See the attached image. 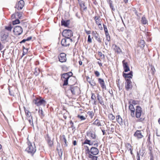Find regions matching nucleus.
Listing matches in <instances>:
<instances>
[{"instance_id": "nucleus-1", "label": "nucleus", "mask_w": 160, "mask_h": 160, "mask_svg": "<svg viewBox=\"0 0 160 160\" xmlns=\"http://www.w3.org/2000/svg\"><path fill=\"white\" fill-rule=\"evenodd\" d=\"M135 113V116L137 118H139L138 122H142L144 120L145 117L142 114V111L141 107L139 106L136 107Z\"/></svg>"}, {"instance_id": "nucleus-2", "label": "nucleus", "mask_w": 160, "mask_h": 160, "mask_svg": "<svg viewBox=\"0 0 160 160\" xmlns=\"http://www.w3.org/2000/svg\"><path fill=\"white\" fill-rule=\"evenodd\" d=\"M0 36L1 40L8 39L11 40L14 39L15 37L13 36L9 35V32L6 30L2 31L0 33Z\"/></svg>"}, {"instance_id": "nucleus-3", "label": "nucleus", "mask_w": 160, "mask_h": 160, "mask_svg": "<svg viewBox=\"0 0 160 160\" xmlns=\"http://www.w3.org/2000/svg\"><path fill=\"white\" fill-rule=\"evenodd\" d=\"M28 147L26 148V150L28 153L33 154L36 151V148L35 144L32 145L30 142L28 144Z\"/></svg>"}, {"instance_id": "nucleus-4", "label": "nucleus", "mask_w": 160, "mask_h": 160, "mask_svg": "<svg viewBox=\"0 0 160 160\" xmlns=\"http://www.w3.org/2000/svg\"><path fill=\"white\" fill-rule=\"evenodd\" d=\"M62 35L67 39H69L70 40H72V39L70 38L72 36V32L71 30L68 29L64 30L62 33Z\"/></svg>"}, {"instance_id": "nucleus-5", "label": "nucleus", "mask_w": 160, "mask_h": 160, "mask_svg": "<svg viewBox=\"0 0 160 160\" xmlns=\"http://www.w3.org/2000/svg\"><path fill=\"white\" fill-rule=\"evenodd\" d=\"M143 130H137L134 133L133 136L137 139H141L144 137Z\"/></svg>"}, {"instance_id": "nucleus-6", "label": "nucleus", "mask_w": 160, "mask_h": 160, "mask_svg": "<svg viewBox=\"0 0 160 160\" xmlns=\"http://www.w3.org/2000/svg\"><path fill=\"white\" fill-rule=\"evenodd\" d=\"M22 31V28L19 26H16L13 30V32L14 34L16 35H18L21 34Z\"/></svg>"}, {"instance_id": "nucleus-7", "label": "nucleus", "mask_w": 160, "mask_h": 160, "mask_svg": "<svg viewBox=\"0 0 160 160\" xmlns=\"http://www.w3.org/2000/svg\"><path fill=\"white\" fill-rule=\"evenodd\" d=\"M69 78V75L68 74V73H64L62 75V78L64 82L63 86L67 85L68 84V80Z\"/></svg>"}, {"instance_id": "nucleus-8", "label": "nucleus", "mask_w": 160, "mask_h": 160, "mask_svg": "<svg viewBox=\"0 0 160 160\" xmlns=\"http://www.w3.org/2000/svg\"><path fill=\"white\" fill-rule=\"evenodd\" d=\"M69 90L71 91L72 93L73 94L75 95L77 93H78V91L79 90V88L77 86L71 85L69 88Z\"/></svg>"}, {"instance_id": "nucleus-9", "label": "nucleus", "mask_w": 160, "mask_h": 160, "mask_svg": "<svg viewBox=\"0 0 160 160\" xmlns=\"http://www.w3.org/2000/svg\"><path fill=\"white\" fill-rule=\"evenodd\" d=\"M24 5V2L23 0H20L18 2L16 3L15 8L18 10H20L22 9Z\"/></svg>"}, {"instance_id": "nucleus-10", "label": "nucleus", "mask_w": 160, "mask_h": 160, "mask_svg": "<svg viewBox=\"0 0 160 160\" xmlns=\"http://www.w3.org/2000/svg\"><path fill=\"white\" fill-rule=\"evenodd\" d=\"M45 101L43 99L37 98L33 101V103L38 106L43 105Z\"/></svg>"}, {"instance_id": "nucleus-11", "label": "nucleus", "mask_w": 160, "mask_h": 160, "mask_svg": "<svg viewBox=\"0 0 160 160\" xmlns=\"http://www.w3.org/2000/svg\"><path fill=\"white\" fill-rule=\"evenodd\" d=\"M59 61L61 62H66L67 59L66 58V54L64 53H61L58 57Z\"/></svg>"}, {"instance_id": "nucleus-12", "label": "nucleus", "mask_w": 160, "mask_h": 160, "mask_svg": "<svg viewBox=\"0 0 160 160\" xmlns=\"http://www.w3.org/2000/svg\"><path fill=\"white\" fill-rule=\"evenodd\" d=\"M126 84L125 85V87L127 90H128L129 89H131L132 88V82L130 80L127 79Z\"/></svg>"}, {"instance_id": "nucleus-13", "label": "nucleus", "mask_w": 160, "mask_h": 160, "mask_svg": "<svg viewBox=\"0 0 160 160\" xmlns=\"http://www.w3.org/2000/svg\"><path fill=\"white\" fill-rule=\"evenodd\" d=\"M122 64L124 72H126L130 71V68L127 62L125 60L122 61Z\"/></svg>"}, {"instance_id": "nucleus-14", "label": "nucleus", "mask_w": 160, "mask_h": 160, "mask_svg": "<svg viewBox=\"0 0 160 160\" xmlns=\"http://www.w3.org/2000/svg\"><path fill=\"white\" fill-rule=\"evenodd\" d=\"M123 76L125 78L126 80H127V79L130 80V78H132V72L131 71L128 73H123Z\"/></svg>"}, {"instance_id": "nucleus-15", "label": "nucleus", "mask_w": 160, "mask_h": 160, "mask_svg": "<svg viewBox=\"0 0 160 160\" xmlns=\"http://www.w3.org/2000/svg\"><path fill=\"white\" fill-rule=\"evenodd\" d=\"M99 153L98 149L96 147H92L91 148V153L94 155H97Z\"/></svg>"}, {"instance_id": "nucleus-16", "label": "nucleus", "mask_w": 160, "mask_h": 160, "mask_svg": "<svg viewBox=\"0 0 160 160\" xmlns=\"http://www.w3.org/2000/svg\"><path fill=\"white\" fill-rule=\"evenodd\" d=\"M70 20H64L63 19H62L61 21V25L62 26L67 27L70 24Z\"/></svg>"}, {"instance_id": "nucleus-17", "label": "nucleus", "mask_w": 160, "mask_h": 160, "mask_svg": "<svg viewBox=\"0 0 160 160\" xmlns=\"http://www.w3.org/2000/svg\"><path fill=\"white\" fill-rule=\"evenodd\" d=\"M98 81L100 84L102 88L103 89H106V87L105 85V83L104 80L100 78L98 79Z\"/></svg>"}, {"instance_id": "nucleus-18", "label": "nucleus", "mask_w": 160, "mask_h": 160, "mask_svg": "<svg viewBox=\"0 0 160 160\" xmlns=\"http://www.w3.org/2000/svg\"><path fill=\"white\" fill-rule=\"evenodd\" d=\"M95 23L97 25L101 23L102 20L100 19V16H95L94 18Z\"/></svg>"}, {"instance_id": "nucleus-19", "label": "nucleus", "mask_w": 160, "mask_h": 160, "mask_svg": "<svg viewBox=\"0 0 160 160\" xmlns=\"http://www.w3.org/2000/svg\"><path fill=\"white\" fill-rule=\"evenodd\" d=\"M88 136L90 137L91 139H95L96 137L95 133L94 132H89L87 133Z\"/></svg>"}, {"instance_id": "nucleus-20", "label": "nucleus", "mask_w": 160, "mask_h": 160, "mask_svg": "<svg viewBox=\"0 0 160 160\" xmlns=\"http://www.w3.org/2000/svg\"><path fill=\"white\" fill-rule=\"evenodd\" d=\"M97 99L101 104L102 105H104V103L102 99V97L99 94H97Z\"/></svg>"}, {"instance_id": "nucleus-21", "label": "nucleus", "mask_w": 160, "mask_h": 160, "mask_svg": "<svg viewBox=\"0 0 160 160\" xmlns=\"http://www.w3.org/2000/svg\"><path fill=\"white\" fill-rule=\"evenodd\" d=\"M103 26L104 30L105 32L106 35L107 37V40H109L110 39V37L109 35L107 26L104 24H103Z\"/></svg>"}, {"instance_id": "nucleus-22", "label": "nucleus", "mask_w": 160, "mask_h": 160, "mask_svg": "<svg viewBox=\"0 0 160 160\" xmlns=\"http://www.w3.org/2000/svg\"><path fill=\"white\" fill-rule=\"evenodd\" d=\"M117 121L120 125L123 124L122 119L120 115H118L116 117Z\"/></svg>"}, {"instance_id": "nucleus-23", "label": "nucleus", "mask_w": 160, "mask_h": 160, "mask_svg": "<svg viewBox=\"0 0 160 160\" xmlns=\"http://www.w3.org/2000/svg\"><path fill=\"white\" fill-rule=\"evenodd\" d=\"M94 141L93 142H91L90 140H89L88 139H86L85 140L84 142L82 143V144H88L89 145H92L93 144V142H95Z\"/></svg>"}, {"instance_id": "nucleus-24", "label": "nucleus", "mask_w": 160, "mask_h": 160, "mask_svg": "<svg viewBox=\"0 0 160 160\" xmlns=\"http://www.w3.org/2000/svg\"><path fill=\"white\" fill-rule=\"evenodd\" d=\"M145 45L144 41H138V45L141 48H143Z\"/></svg>"}, {"instance_id": "nucleus-25", "label": "nucleus", "mask_w": 160, "mask_h": 160, "mask_svg": "<svg viewBox=\"0 0 160 160\" xmlns=\"http://www.w3.org/2000/svg\"><path fill=\"white\" fill-rule=\"evenodd\" d=\"M12 25L11 24H9L8 26H6L5 27V30L8 32H10L11 31L12 29Z\"/></svg>"}, {"instance_id": "nucleus-26", "label": "nucleus", "mask_w": 160, "mask_h": 160, "mask_svg": "<svg viewBox=\"0 0 160 160\" xmlns=\"http://www.w3.org/2000/svg\"><path fill=\"white\" fill-rule=\"evenodd\" d=\"M68 41H61V44L62 46L66 47L69 46L70 43Z\"/></svg>"}, {"instance_id": "nucleus-27", "label": "nucleus", "mask_w": 160, "mask_h": 160, "mask_svg": "<svg viewBox=\"0 0 160 160\" xmlns=\"http://www.w3.org/2000/svg\"><path fill=\"white\" fill-rule=\"evenodd\" d=\"M141 21L143 24H146L148 23V21L144 16L142 17Z\"/></svg>"}, {"instance_id": "nucleus-28", "label": "nucleus", "mask_w": 160, "mask_h": 160, "mask_svg": "<svg viewBox=\"0 0 160 160\" xmlns=\"http://www.w3.org/2000/svg\"><path fill=\"white\" fill-rule=\"evenodd\" d=\"M63 145L64 146V147H67L68 146V144H67V141L66 138L65 136V135H63Z\"/></svg>"}, {"instance_id": "nucleus-29", "label": "nucleus", "mask_w": 160, "mask_h": 160, "mask_svg": "<svg viewBox=\"0 0 160 160\" xmlns=\"http://www.w3.org/2000/svg\"><path fill=\"white\" fill-rule=\"evenodd\" d=\"M80 5L81 7V9H83L84 11H86L87 9V7L85 6L84 3L83 2H81L80 4Z\"/></svg>"}, {"instance_id": "nucleus-30", "label": "nucleus", "mask_w": 160, "mask_h": 160, "mask_svg": "<svg viewBox=\"0 0 160 160\" xmlns=\"http://www.w3.org/2000/svg\"><path fill=\"white\" fill-rule=\"evenodd\" d=\"M22 13L21 12H17L16 11L15 12V15L16 16L17 18H18L19 19L21 18L22 17Z\"/></svg>"}, {"instance_id": "nucleus-31", "label": "nucleus", "mask_w": 160, "mask_h": 160, "mask_svg": "<svg viewBox=\"0 0 160 160\" xmlns=\"http://www.w3.org/2000/svg\"><path fill=\"white\" fill-rule=\"evenodd\" d=\"M25 111L27 118H31V117H32L31 115V113L25 109Z\"/></svg>"}, {"instance_id": "nucleus-32", "label": "nucleus", "mask_w": 160, "mask_h": 160, "mask_svg": "<svg viewBox=\"0 0 160 160\" xmlns=\"http://www.w3.org/2000/svg\"><path fill=\"white\" fill-rule=\"evenodd\" d=\"M88 157L89 158L92 159L90 160H97L98 157L95 156L93 155H92V154H89L88 155Z\"/></svg>"}, {"instance_id": "nucleus-33", "label": "nucleus", "mask_w": 160, "mask_h": 160, "mask_svg": "<svg viewBox=\"0 0 160 160\" xmlns=\"http://www.w3.org/2000/svg\"><path fill=\"white\" fill-rule=\"evenodd\" d=\"M135 110L136 109H133V110L132 109L130 110L131 112V116L132 118H134L135 117Z\"/></svg>"}, {"instance_id": "nucleus-34", "label": "nucleus", "mask_w": 160, "mask_h": 160, "mask_svg": "<svg viewBox=\"0 0 160 160\" xmlns=\"http://www.w3.org/2000/svg\"><path fill=\"white\" fill-rule=\"evenodd\" d=\"M93 124L96 125L98 126H101V123L99 121L98 119H96L93 122Z\"/></svg>"}, {"instance_id": "nucleus-35", "label": "nucleus", "mask_w": 160, "mask_h": 160, "mask_svg": "<svg viewBox=\"0 0 160 160\" xmlns=\"http://www.w3.org/2000/svg\"><path fill=\"white\" fill-rule=\"evenodd\" d=\"M115 48H114V50L115 52L120 53L121 52V49L118 47L116 45H115Z\"/></svg>"}, {"instance_id": "nucleus-36", "label": "nucleus", "mask_w": 160, "mask_h": 160, "mask_svg": "<svg viewBox=\"0 0 160 160\" xmlns=\"http://www.w3.org/2000/svg\"><path fill=\"white\" fill-rule=\"evenodd\" d=\"M108 117L111 120H113L115 118V117L112 113L109 114Z\"/></svg>"}, {"instance_id": "nucleus-37", "label": "nucleus", "mask_w": 160, "mask_h": 160, "mask_svg": "<svg viewBox=\"0 0 160 160\" xmlns=\"http://www.w3.org/2000/svg\"><path fill=\"white\" fill-rule=\"evenodd\" d=\"M108 3L109 4L110 7L111 9L114 10L113 9V6L112 4V2L111 0H108Z\"/></svg>"}, {"instance_id": "nucleus-38", "label": "nucleus", "mask_w": 160, "mask_h": 160, "mask_svg": "<svg viewBox=\"0 0 160 160\" xmlns=\"http://www.w3.org/2000/svg\"><path fill=\"white\" fill-rule=\"evenodd\" d=\"M40 72V70L39 68H36L34 73L36 76H37L39 74Z\"/></svg>"}, {"instance_id": "nucleus-39", "label": "nucleus", "mask_w": 160, "mask_h": 160, "mask_svg": "<svg viewBox=\"0 0 160 160\" xmlns=\"http://www.w3.org/2000/svg\"><path fill=\"white\" fill-rule=\"evenodd\" d=\"M45 138L46 140L47 141L48 143V144L49 146L50 145V139L49 136V135L48 134H47L46 136L45 137Z\"/></svg>"}, {"instance_id": "nucleus-40", "label": "nucleus", "mask_w": 160, "mask_h": 160, "mask_svg": "<svg viewBox=\"0 0 160 160\" xmlns=\"http://www.w3.org/2000/svg\"><path fill=\"white\" fill-rule=\"evenodd\" d=\"M77 117L80 118L81 120H85V119H86V117L83 116H82V115H78L77 116Z\"/></svg>"}, {"instance_id": "nucleus-41", "label": "nucleus", "mask_w": 160, "mask_h": 160, "mask_svg": "<svg viewBox=\"0 0 160 160\" xmlns=\"http://www.w3.org/2000/svg\"><path fill=\"white\" fill-rule=\"evenodd\" d=\"M12 23L13 25H15L16 24L19 23H20V22L19 20L18 19H16L15 20L13 21Z\"/></svg>"}, {"instance_id": "nucleus-42", "label": "nucleus", "mask_w": 160, "mask_h": 160, "mask_svg": "<svg viewBox=\"0 0 160 160\" xmlns=\"http://www.w3.org/2000/svg\"><path fill=\"white\" fill-rule=\"evenodd\" d=\"M27 119L28 120V122H29V123L31 125L33 126V123L32 122V117H31V118H28Z\"/></svg>"}, {"instance_id": "nucleus-43", "label": "nucleus", "mask_w": 160, "mask_h": 160, "mask_svg": "<svg viewBox=\"0 0 160 160\" xmlns=\"http://www.w3.org/2000/svg\"><path fill=\"white\" fill-rule=\"evenodd\" d=\"M88 115L90 117V118H93V116L94 115V113L92 111H89L88 112Z\"/></svg>"}, {"instance_id": "nucleus-44", "label": "nucleus", "mask_w": 160, "mask_h": 160, "mask_svg": "<svg viewBox=\"0 0 160 160\" xmlns=\"http://www.w3.org/2000/svg\"><path fill=\"white\" fill-rule=\"evenodd\" d=\"M126 147H127V150L128 151H129L130 150H131V149H132V146H131V145L130 144H129V143L127 144L126 145Z\"/></svg>"}, {"instance_id": "nucleus-45", "label": "nucleus", "mask_w": 160, "mask_h": 160, "mask_svg": "<svg viewBox=\"0 0 160 160\" xmlns=\"http://www.w3.org/2000/svg\"><path fill=\"white\" fill-rule=\"evenodd\" d=\"M70 127L72 128V130L75 129V128L74 126L73 122L72 121H70Z\"/></svg>"}, {"instance_id": "nucleus-46", "label": "nucleus", "mask_w": 160, "mask_h": 160, "mask_svg": "<svg viewBox=\"0 0 160 160\" xmlns=\"http://www.w3.org/2000/svg\"><path fill=\"white\" fill-rule=\"evenodd\" d=\"M89 83V84L91 85V86H95L96 84L95 83V81H94L93 80L92 81H88Z\"/></svg>"}, {"instance_id": "nucleus-47", "label": "nucleus", "mask_w": 160, "mask_h": 160, "mask_svg": "<svg viewBox=\"0 0 160 160\" xmlns=\"http://www.w3.org/2000/svg\"><path fill=\"white\" fill-rule=\"evenodd\" d=\"M87 149L86 150V153H88L89 155V154H91V149L90 150L88 147L87 146Z\"/></svg>"}, {"instance_id": "nucleus-48", "label": "nucleus", "mask_w": 160, "mask_h": 160, "mask_svg": "<svg viewBox=\"0 0 160 160\" xmlns=\"http://www.w3.org/2000/svg\"><path fill=\"white\" fill-rule=\"evenodd\" d=\"M151 70L152 71H151V73L152 74H153L154 73V72H155V70L154 68V67L153 66H151Z\"/></svg>"}, {"instance_id": "nucleus-49", "label": "nucleus", "mask_w": 160, "mask_h": 160, "mask_svg": "<svg viewBox=\"0 0 160 160\" xmlns=\"http://www.w3.org/2000/svg\"><path fill=\"white\" fill-rule=\"evenodd\" d=\"M91 94H92V96H91V99L93 100H95L96 99V98L95 94L94 93H92Z\"/></svg>"}, {"instance_id": "nucleus-50", "label": "nucleus", "mask_w": 160, "mask_h": 160, "mask_svg": "<svg viewBox=\"0 0 160 160\" xmlns=\"http://www.w3.org/2000/svg\"><path fill=\"white\" fill-rule=\"evenodd\" d=\"M129 108L130 110L135 109L132 104H130L129 106Z\"/></svg>"}, {"instance_id": "nucleus-51", "label": "nucleus", "mask_w": 160, "mask_h": 160, "mask_svg": "<svg viewBox=\"0 0 160 160\" xmlns=\"http://www.w3.org/2000/svg\"><path fill=\"white\" fill-rule=\"evenodd\" d=\"M9 91V94L11 96H14V93L10 89V88H8Z\"/></svg>"}, {"instance_id": "nucleus-52", "label": "nucleus", "mask_w": 160, "mask_h": 160, "mask_svg": "<svg viewBox=\"0 0 160 160\" xmlns=\"http://www.w3.org/2000/svg\"><path fill=\"white\" fill-rule=\"evenodd\" d=\"M98 55L100 56V57L102 58H104V55L102 54L101 52H98Z\"/></svg>"}, {"instance_id": "nucleus-53", "label": "nucleus", "mask_w": 160, "mask_h": 160, "mask_svg": "<svg viewBox=\"0 0 160 160\" xmlns=\"http://www.w3.org/2000/svg\"><path fill=\"white\" fill-rule=\"evenodd\" d=\"M94 73L95 75L97 77H98L100 76V73L98 71H95Z\"/></svg>"}, {"instance_id": "nucleus-54", "label": "nucleus", "mask_w": 160, "mask_h": 160, "mask_svg": "<svg viewBox=\"0 0 160 160\" xmlns=\"http://www.w3.org/2000/svg\"><path fill=\"white\" fill-rule=\"evenodd\" d=\"M97 25L98 26V27L99 28V29L101 30H102L103 28H102V23H100V24H98Z\"/></svg>"}, {"instance_id": "nucleus-55", "label": "nucleus", "mask_w": 160, "mask_h": 160, "mask_svg": "<svg viewBox=\"0 0 160 160\" xmlns=\"http://www.w3.org/2000/svg\"><path fill=\"white\" fill-rule=\"evenodd\" d=\"M117 86L118 87L119 89L120 90H121L122 89V86H120V84L119 82L117 83Z\"/></svg>"}, {"instance_id": "nucleus-56", "label": "nucleus", "mask_w": 160, "mask_h": 160, "mask_svg": "<svg viewBox=\"0 0 160 160\" xmlns=\"http://www.w3.org/2000/svg\"><path fill=\"white\" fill-rule=\"evenodd\" d=\"M137 160H140L139 154L138 152L137 153Z\"/></svg>"}, {"instance_id": "nucleus-57", "label": "nucleus", "mask_w": 160, "mask_h": 160, "mask_svg": "<svg viewBox=\"0 0 160 160\" xmlns=\"http://www.w3.org/2000/svg\"><path fill=\"white\" fill-rule=\"evenodd\" d=\"M32 38V36H30L28 37L26 39H24L22 40H31Z\"/></svg>"}, {"instance_id": "nucleus-58", "label": "nucleus", "mask_w": 160, "mask_h": 160, "mask_svg": "<svg viewBox=\"0 0 160 160\" xmlns=\"http://www.w3.org/2000/svg\"><path fill=\"white\" fill-rule=\"evenodd\" d=\"M11 17L12 19H13L15 18H17L16 16L15 13L13 14L11 16Z\"/></svg>"}, {"instance_id": "nucleus-59", "label": "nucleus", "mask_w": 160, "mask_h": 160, "mask_svg": "<svg viewBox=\"0 0 160 160\" xmlns=\"http://www.w3.org/2000/svg\"><path fill=\"white\" fill-rule=\"evenodd\" d=\"M26 50H27V51H26V52H25L24 51H23V53H22V57H23V56H24L26 54V53H27V52L28 51V49H27Z\"/></svg>"}, {"instance_id": "nucleus-60", "label": "nucleus", "mask_w": 160, "mask_h": 160, "mask_svg": "<svg viewBox=\"0 0 160 160\" xmlns=\"http://www.w3.org/2000/svg\"><path fill=\"white\" fill-rule=\"evenodd\" d=\"M78 18H80V16L79 15V14L78 13V12H77L76 13V15H75Z\"/></svg>"}, {"instance_id": "nucleus-61", "label": "nucleus", "mask_w": 160, "mask_h": 160, "mask_svg": "<svg viewBox=\"0 0 160 160\" xmlns=\"http://www.w3.org/2000/svg\"><path fill=\"white\" fill-rule=\"evenodd\" d=\"M156 134L157 136H158V137L160 136V135H159L158 134V130H156Z\"/></svg>"}, {"instance_id": "nucleus-62", "label": "nucleus", "mask_w": 160, "mask_h": 160, "mask_svg": "<svg viewBox=\"0 0 160 160\" xmlns=\"http://www.w3.org/2000/svg\"><path fill=\"white\" fill-rule=\"evenodd\" d=\"M69 75V77H70L72 75V73L71 72H69L67 73Z\"/></svg>"}, {"instance_id": "nucleus-63", "label": "nucleus", "mask_w": 160, "mask_h": 160, "mask_svg": "<svg viewBox=\"0 0 160 160\" xmlns=\"http://www.w3.org/2000/svg\"><path fill=\"white\" fill-rule=\"evenodd\" d=\"M86 32L88 34H89L91 33V31H86L85 30Z\"/></svg>"}, {"instance_id": "nucleus-64", "label": "nucleus", "mask_w": 160, "mask_h": 160, "mask_svg": "<svg viewBox=\"0 0 160 160\" xmlns=\"http://www.w3.org/2000/svg\"><path fill=\"white\" fill-rule=\"evenodd\" d=\"M93 146H94V147H98V143H94V144H93Z\"/></svg>"}]
</instances>
